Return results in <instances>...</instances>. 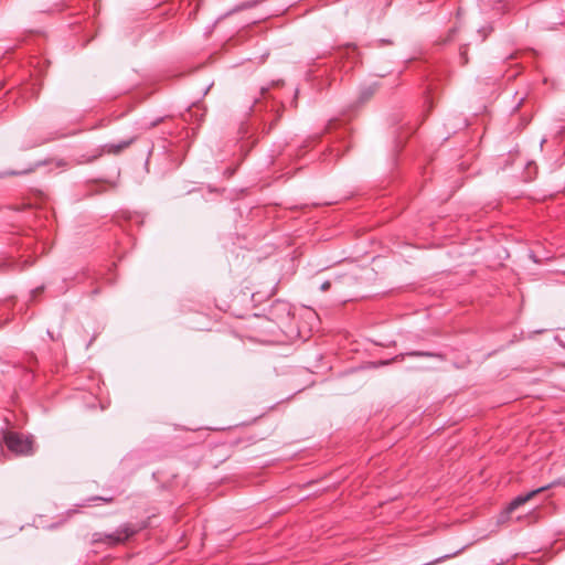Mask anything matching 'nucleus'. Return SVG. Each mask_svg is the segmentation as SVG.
<instances>
[{"instance_id": "1", "label": "nucleus", "mask_w": 565, "mask_h": 565, "mask_svg": "<svg viewBox=\"0 0 565 565\" xmlns=\"http://www.w3.org/2000/svg\"><path fill=\"white\" fill-rule=\"evenodd\" d=\"M4 443L9 450L14 452L15 455L28 456L31 455L32 441L29 438H23L21 435L17 433H8L4 436Z\"/></svg>"}, {"instance_id": "2", "label": "nucleus", "mask_w": 565, "mask_h": 565, "mask_svg": "<svg viewBox=\"0 0 565 565\" xmlns=\"http://www.w3.org/2000/svg\"><path fill=\"white\" fill-rule=\"evenodd\" d=\"M551 486L541 487L539 489L532 490L524 495L516 497L505 509L503 513V518H508L513 511H515L519 507L525 504L530 500L534 499L539 493L550 489Z\"/></svg>"}, {"instance_id": "3", "label": "nucleus", "mask_w": 565, "mask_h": 565, "mask_svg": "<svg viewBox=\"0 0 565 565\" xmlns=\"http://www.w3.org/2000/svg\"><path fill=\"white\" fill-rule=\"evenodd\" d=\"M132 533L134 531L128 525H125L119 531H117L116 534L108 535L107 541L110 544L120 543L127 540L130 535H132Z\"/></svg>"}, {"instance_id": "4", "label": "nucleus", "mask_w": 565, "mask_h": 565, "mask_svg": "<svg viewBox=\"0 0 565 565\" xmlns=\"http://www.w3.org/2000/svg\"><path fill=\"white\" fill-rule=\"evenodd\" d=\"M129 146V142H122L119 145H106L104 146L103 151L107 153L118 154L121 150L127 148Z\"/></svg>"}, {"instance_id": "5", "label": "nucleus", "mask_w": 565, "mask_h": 565, "mask_svg": "<svg viewBox=\"0 0 565 565\" xmlns=\"http://www.w3.org/2000/svg\"><path fill=\"white\" fill-rule=\"evenodd\" d=\"M330 287H331V282H330V281H324V282L321 285L320 289H321L322 291H327V290H329V289H330Z\"/></svg>"}]
</instances>
